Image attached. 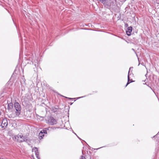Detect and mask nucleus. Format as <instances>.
Returning <instances> with one entry per match:
<instances>
[{"mask_svg":"<svg viewBox=\"0 0 159 159\" xmlns=\"http://www.w3.org/2000/svg\"><path fill=\"white\" fill-rule=\"evenodd\" d=\"M105 5L109 9L114 10L116 7V0H97Z\"/></svg>","mask_w":159,"mask_h":159,"instance_id":"nucleus-1","label":"nucleus"},{"mask_svg":"<svg viewBox=\"0 0 159 159\" xmlns=\"http://www.w3.org/2000/svg\"><path fill=\"white\" fill-rule=\"evenodd\" d=\"M14 111L15 115L13 117L18 116L21 113V107L20 104L18 102H16L14 104Z\"/></svg>","mask_w":159,"mask_h":159,"instance_id":"nucleus-2","label":"nucleus"},{"mask_svg":"<svg viewBox=\"0 0 159 159\" xmlns=\"http://www.w3.org/2000/svg\"><path fill=\"white\" fill-rule=\"evenodd\" d=\"M47 123L51 125H53L56 124L57 121L52 116L48 117L46 120Z\"/></svg>","mask_w":159,"mask_h":159,"instance_id":"nucleus-3","label":"nucleus"},{"mask_svg":"<svg viewBox=\"0 0 159 159\" xmlns=\"http://www.w3.org/2000/svg\"><path fill=\"white\" fill-rule=\"evenodd\" d=\"M32 152H33V155L32 157L34 159H40L39 156L38 149L37 148L34 147L32 149Z\"/></svg>","mask_w":159,"mask_h":159,"instance_id":"nucleus-4","label":"nucleus"},{"mask_svg":"<svg viewBox=\"0 0 159 159\" xmlns=\"http://www.w3.org/2000/svg\"><path fill=\"white\" fill-rule=\"evenodd\" d=\"M7 125V118L3 119L1 124V126L2 128H5Z\"/></svg>","mask_w":159,"mask_h":159,"instance_id":"nucleus-5","label":"nucleus"},{"mask_svg":"<svg viewBox=\"0 0 159 159\" xmlns=\"http://www.w3.org/2000/svg\"><path fill=\"white\" fill-rule=\"evenodd\" d=\"M19 141L20 142H22L25 141L27 143H28L29 141L27 137H25V136H23V137L21 138V139Z\"/></svg>","mask_w":159,"mask_h":159,"instance_id":"nucleus-6","label":"nucleus"},{"mask_svg":"<svg viewBox=\"0 0 159 159\" xmlns=\"http://www.w3.org/2000/svg\"><path fill=\"white\" fill-rule=\"evenodd\" d=\"M132 27H128L126 31V33L127 35L128 36H130L131 34V33L132 31Z\"/></svg>","mask_w":159,"mask_h":159,"instance_id":"nucleus-7","label":"nucleus"},{"mask_svg":"<svg viewBox=\"0 0 159 159\" xmlns=\"http://www.w3.org/2000/svg\"><path fill=\"white\" fill-rule=\"evenodd\" d=\"M23 137V135L22 134H18L17 136L15 137V139H17V140H20L21 138Z\"/></svg>","mask_w":159,"mask_h":159,"instance_id":"nucleus-8","label":"nucleus"},{"mask_svg":"<svg viewBox=\"0 0 159 159\" xmlns=\"http://www.w3.org/2000/svg\"><path fill=\"white\" fill-rule=\"evenodd\" d=\"M13 108V104L11 102L8 104V108L9 110Z\"/></svg>","mask_w":159,"mask_h":159,"instance_id":"nucleus-9","label":"nucleus"},{"mask_svg":"<svg viewBox=\"0 0 159 159\" xmlns=\"http://www.w3.org/2000/svg\"><path fill=\"white\" fill-rule=\"evenodd\" d=\"M133 82V81L131 80H130L129 79V75H128V82H127V84H126V85L125 86V87H126L129 84V83H131V82Z\"/></svg>","mask_w":159,"mask_h":159,"instance_id":"nucleus-10","label":"nucleus"},{"mask_svg":"<svg viewBox=\"0 0 159 159\" xmlns=\"http://www.w3.org/2000/svg\"><path fill=\"white\" fill-rule=\"evenodd\" d=\"M39 137L40 139H42L44 136V134L42 133V132L40 131L39 135Z\"/></svg>","mask_w":159,"mask_h":159,"instance_id":"nucleus-11","label":"nucleus"},{"mask_svg":"<svg viewBox=\"0 0 159 159\" xmlns=\"http://www.w3.org/2000/svg\"><path fill=\"white\" fill-rule=\"evenodd\" d=\"M41 131L42 132L43 134H46L47 133V130L45 129H44L42 130Z\"/></svg>","mask_w":159,"mask_h":159,"instance_id":"nucleus-12","label":"nucleus"},{"mask_svg":"<svg viewBox=\"0 0 159 159\" xmlns=\"http://www.w3.org/2000/svg\"><path fill=\"white\" fill-rule=\"evenodd\" d=\"M133 68V67H130L129 69V72H128V75H130L131 74H130V71H131V69H132Z\"/></svg>","mask_w":159,"mask_h":159,"instance_id":"nucleus-13","label":"nucleus"},{"mask_svg":"<svg viewBox=\"0 0 159 159\" xmlns=\"http://www.w3.org/2000/svg\"><path fill=\"white\" fill-rule=\"evenodd\" d=\"M156 4H157V7L159 6V2H154V5L155 6L156 5Z\"/></svg>","mask_w":159,"mask_h":159,"instance_id":"nucleus-14","label":"nucleus"},{"mask_svg":"<svg viewBox=\"0 0 159 159\" xmlns=\"http://www.w3.org/2000/svg\"><path fill=\"white\" fill-rule=\"evenodd\" d=\"M52 128V127H49L48 128H45V129L46 130H48L49 129H51Z\"/></svg>","mask_w":159,"mask_h":159,"instance_id":"nucleus-15","label":"nucleus"},{"mask_svg":"<svg viewBox=\"0 0 159 159\" xmlns=\"http://www.w3.org/2000/svg\"><path fill=\"white\" fill-rule=\"evenodd\" d=\"M80 159H85V157H84L83 156H81Z\"/></svg>","mask_w":159,"mask_h":159,"instance_id":"nucleus-16","label":"nucleus"},{"mask_svg":"<svg viewBox=\"0 0 159 159\" xmlns=\"http://www.w3.org/2000/svg\"><path fill=\"white\" fill-rule=\"evenodd\" d=\"M66 98H67L69 99H73V98H67V97H66Z\"/></svg>","mask_w":159,"mask_h":159,"instance_id":"nucleus-17","label":"nucleus"},{"mask_svg":"<svg viewBox=\"0 0 159 159\" xmlns=\"http://www.w3.org/2000/svg\"><path fill=\"white\" fill-rule=\"evenodd\" d=\"M83 97H79V98H83Z\"/></svg>","mask_w":159,"mask_h":159,"instance_id":"nucleus-18","label":"nucleus"},{"mask_svg":"<svg viewBox=\"0 0 159 159\" xmlns=\"http://www.w3.org/2000/svg\"><path fill=\"white\" fill-rule=\"evenodd\" d=\"M149 87L151 88V89L152 90V88L150 87Z\"/></svg>","mask_w":159,"mask_h":159,"instance_id":"nucleus-19","label":"nucleus"},{"mask_svg":"<svg viewBox=\"0 0 159 159\" xmlns=\"http://www.w3.org/2000/svg\"><path fill=\"white\" fill-rule=\"evenodd\" d=\"M97 148V149H96L97 150V149H99V148Z\"/></svg>","mask_w":159,"mask_h":159,"instance_id":"nucleus-20","label":"nucleus"},{"mask_svg":"<svg viewBox=\"0 0 159 159\" xmlns=\"http://www.w3.org/2000/svg\"><path fill=\"white\" fill-rule=\"evenodd\" d=\"M77 137L79 139H80V138H79L78 136H77Z\"/></svg>","mask_w":159,"mask_h":159,"instance_id":"nucleus-21","label":"nucleus"},{"mask_svg":"<svg viewBox=\"0 0 159 159\" xmlns=\"http://www.w3.org/2000/svg\"><path fill=\"white\" fill-rule=\"evenodd\" d=\"M153 92H154V93L155 94V92H154V91L153 90Z\"/></svg>","mask_w":159,"mask_h":159,"instance_id":"nucleus-22","label":"nucleus"},{"mask_svg":"<svg viewBox=\"0 0 159 159\" xmlns=\"http://www.w3.org/2000/svg\"><path fill=\"white\" fill-rule=\"evenodd\" d=\"M132 49L133 50H134V49H133V48H132Z\"/></svg>","mask_w":159,"mask_h":159,"instance_id":"nucleus-23","label":"nucleus"},{"mask_svg":"<svg viewBox=\"0 0 159 159\" xmlns=\"http://www.w3.org/2000/svg\"><path fill=\"white\" fill-rule=\"evenodd\" d=\"M75 135H76V134L75 133ZM76 136H77V135H76Z\"/></svg>","mask_w":159,"mask_h":159,"instance_id":"nucleus-24","label":"nucleus"},{"mask_svg":"<svg viewBox=\"0 0 159 159\" xmlns=\"http://www.w3.org/2000/svg\"><path fill=\"white\" fill-rule=\"evenodd\" d=\"M0 159H1V158H0Z\"/></svg>","mask_w":159,"mask_h":159,"instance_id":"nucleus-25","label":"nucleus"}]
</instances>
